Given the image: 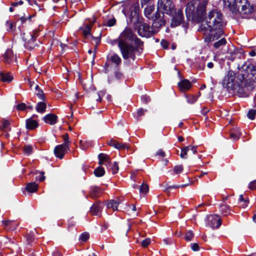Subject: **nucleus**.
Returning a JSON list of instances; mask_svg holds the SVG:
<instances>
[{
  "label": "nucleus",
  "mask_w": 256,
  "mask_h": 256,
  "mask_svg": "<svg viewBox=\"0 0 256 256\" xmlns=\"http://www.w3.org/2000/svg\"><path fill=\"white\" fill-rule=\"evenodd\" d=\"M105 94H106V92L104 90L100 91L98 94V99H96V100L98 102H101L102 97Z\"/></svg>",
  "instance_id": "51"
},
{
  "label": "nucleus",
  "mask_w": 256,
  "mask_h": 256,
  "mask_svg": "<svg viewBox=\"0 0 256 256\" xmlns=\"http://www.w3.org/2000/svg\"><path fill=\"white\" fill-rule=\"evenodd\" d=\"M62 138L64 142L62 144H66L65 146H69L70 140L68 134H66L62 136Z\"/></svg>",
  "instance_id": "41"
},
{
  "label": "nucleus",
  "mask_w": 256,
  "mask_h": 256,
  "mask_svg": "<svg viewBox=\"0 0 256 256\" xmlns=\"http://www.w3.org/2000/svg\"><path fill=\"white\" fill-rule=\"evenodd\" d=\"M111 169H112V173L113 174H115L117 173V172L118 170V164L116 162H115L113 166L111 168Z\"/></svg>",
  "instance_id": "45"
},
{
  "label": "nucleus",
  "mask_w": 256,
  "mask_h": 256,
  "mask_svg": "<svg viewBox=\"0 0 256 256\" xmlns=\"http://www.w3.org/2000/svg\"><path fill=\"white\" fill-rule=\"evenodd\" d=\"M154 10V6H150L146 8L144 10L145 16L148 18L152 20L155 22H160V24L162 25L164 22L161 20V16L160 13L158 12H157L154 15L152 14V12Z\"/></svg>",
  "instance_id": "8"
},
{
  "label": "nucleus",
  "mask_w": 256,
  "mask_h": 256,
  "mask_svg": "<svg viewBox=\"0 0 256 256\" xmlns=\"http://www.w3.org/2000/svg\"><path fill=\"white\" fill-rule=\"evenodd\" d=\"M187 185L186 184H184V185H180V186H169L168 188V190H170L172 188H183L184 186H186Z\"/></svg>",
  "instance_id": "60"
},
{
  "label": "nucleus",
  "mask_w": 256,
  "mask_h": 256,
  "mask_svg": "<svg viewBox=\"0 0 256 256\" xmlns=\"http://www.w3.org/2000/svg\"><path fill=\"white\" fill-rule=\"evenodd\" d=\"M198 96L194 95L186 96L187 102L188 103L192 104L194 103L198 98Z\"/></svg>",
  "instance_id": "33"
},
{
  "label": "nucleus",
  "mask_w": 256,
  "mask_h": 256,
  "mask_svg": "<svg viewBox=\"0 0 256 256\" xmlns=\"http://www.w3.org/2000/svg\"><path fill=\"white\" fill-rule=\"evenodd\" d=\"M194 237V234L191 230L187 232L184 238L186 241H190Z\"/></svg>",
  "instance_id": "38"
},
{
  "label": "nucleus",
  "mask_w": 256,
  "mask_h": 256,
  "mask_svg": "<svg viewBox=\"0 0 256 256\" xmlns=\"http://www.w3.org/2000/svg\"><path fill=\"white\" fill-rule=\"evenodd\" d=\"M172 19L170 24V26L172 28H174L180 26L184 22V14L182 13V10L178 9L176 10L174 12H172Z\"/></svg>",
  "instance_id": "7"
},
{
  "label": "nucleus",
  "mask_w": 256,
  "mask_h": 256,
  "mask_svg": "<svg viewBox=\"0 0 256 256\" xmlns=\"http://www.w3.org/2000/svg\"><path fill=\"white\" fill-rule=\"evenodd\" d=\"M26 108V105L24 103H21L16 106V109L18 110H24Z\"/></svg>",
  "instance_id": "49"
},
{
  "label": "nucleus",
  "mask_w": 256,
  "mask_h": 256,
  "mask_svg": "<svg viewBox=\"0 0 256 256\" xmlns=\"http://www.w3.org/2000/svg\"><path fill=\"white\" fill-rule=\"evenodd\" d=\"M226 43V41L225 38H221L218 41L216 42L214 44V46L216 48H220L221 46H224Z\"/></svg>",
  "instance_id": "32"
},
{
  "label": "nucleus",
  "mask_w": 256,
  "mask_h": 256,
  "mask_svg": "<svg viewBox=\"0 0 256 256\" xmlns=\"http://www.w3.org/2000/svg\"><path fill=\"white\" fill-rule=\"evenodd\" d=\"M248 188L251 190H256V180L251 182L249 184Z\"/></svg>",
  "instance_id": "47"
},
{
  "label": "nucleus",
  "mask_w": 256,
  "mask_h": 256,
  "mask_svg": "<svg viewBox=\"0 0 256 256\" xmlns=\"http://www.w3.org/2000/svg\"><path fill=\"white\" fill-rule=\"evenodd\" d=\"M235 4L244 17H245L244 15L252 14L254 11V7L248 0H235Z\"/></svg>",
  "instance_id": "4"
},
{
  "label": "nucleus",
  "mask_w": 256,
  "mask_h": 256,
  "mask_svg": "<svg viewBox=\"0 0 256 256\" xmlns=\"http://www.w3.org/2000/svg\"><path fill=\"white\" fill-rule=\"evenodd\" d=\"M12 223H14V220H4L2 221V224L6 226V228H8L9 225H10Z\"/></svg>",
  "instance_id": "48"
},
{
  "label": "nucleus",
  "mask_w": 256,
  "mask_h": 256,
  "mask_svg": "<svg viewBox=\"0 0 256 256\" xmlns=\"http://www.w3.org/2000/svg\"><path fill=\"white\" fill-rule=\"evenodd\" d=\"M46 109V104L44 102H39L38 103L36 110L40 113H44Z\"/></svg>",
  "instance_id": "28"
},
{
  "label": "nucleus",
  "mask_w": 256,
  "mask_h": 256,
  "mask_svg": "<svg viewBox=\"0 0 256 256\" xmlns=\"http://www.w3.org/2000/svg\"><path fill=\"white\" fill-rule=\"evenodd\" d=\"M139 10V4L138 2L133 3L130 6H128L122 12L126 15L130 14L131 16H135Z\"/></svg>",
  "instance_id": "10"
},
{
  "label": "nucleus",
  "mask_w": 256,
  "mask_h": 256,
  "mask_svg": "<svg viewBox=\"0 0 256 256\" xmlns=\"http://www.w3.org/2000/svg\"><path fill=\"white\" fill-rule=\"evenodd\" d=\"M112 44H117L124 60H134L136 52L143 45L141 40L136 37L132 30L126 27L120 33L118 38L114 40Z\"/></svg>",
  "instance_id": "1"
},
{
  "label": "nucleus",
  "mask_w": 256,
  "mask_h": 256,
  "mask_svg": "<svg viewBox=\"0 0 256 256\" xmlns=\"http://www.w3.org/2000/svg\"><path fill=\"white\" fill-rule=\"evenodd\" d=\"M208 224L212 228H218L222 224V220L220 216L212 214L208 216Z\"/></svg>",
  "instance_id": "11"
},
{
  "label": "nucleus",
  "mask_w": 256,
  "mask_h": 256,
  "mask_svg": "<svg viewBox=\"0 0 256 256\" xmlns=\"http://www.w3.org/2000/svg\"><path fill=\"white\" fill-rule=\"evenodd\" d=\"M102 210V208L100 202H98L92 206L90 212L92 214L97 216L101 212Z\"/></svg>",
  "instance_id": "17"
},
{
  "label": "nucleus",
  "mask_w": 256,
  "mask_h": 256,
  "mask_svg": "<svg viewBox=\"0 0 256 256\" xmlns=\"http://www.w3.org/2000/svg\"><path fill=\"white\" fill-rule=\"evenodd\" d=\"M38 126V122L36 120L29 118L26 120V128L29 130H34Z\"/></svg>",
  "instance_id": "18"
},
{
  "label": "nucleus",
  "mask_w": 256,
  "mask_h": 256,
  "mask_svg": "<svg viewBox=\"0 0 256 256\" xmlns=\"http://www.w3.org/2000/svg\"><path fill=\"white\" fill-rule=\"evenodd\" d=\"M66 144H60L56 146L54 150L55 156L60 159L62 158L66 152L69 149V146Z\"/></svg>",
  "instance_id": "12"
},
{
  "label": "nucleus",
  "mask_w": 256,
  "mask_h": 256,
  "mask_svg": "<svg viewBox=\"0 0 256 256\" xmlns=\"http://www.w3.org/2000/svg\"><path fill=\"white\" fill-rule=\"evenodd\" d=\"M174 170L176 174L181 173L183 170V166L182 165L176 166L174 168Z\"/></svg>",
  "instance_id": "42"
},
{
  "label": "nucleus",
  "mask_w": 256,
  "mask_h": 256,
  "mask_svg": "<svg viewBox=\"0 0 256 256\" xmlns=\"http://www.w3.org/2000/svg\"><path fill=\"white\" fill-rule=\"evenodd\" d=\"M256 115V110L253 109L250 110L247 114V116L248 118L252 120L254 119Z\"/></svg>",
  "instance_id": "36"
},
{
  "label": "nucleus",
  "mask_w": 256,
  "mask_h": 256,
  "mask_svg": "<svg viewBox=\"0 0 256 256\" xmlns=\"http://www.w3.org/2000/svg\"><path fill=\"white\" fill-rule=\"evenodd\" d=\"M117 142V141L114 140H110L108 142V144L112 147L115 146Z\"/></svg>",
  "instance_id": "56"
},
{
  "label": "nucleus",
  "mask_w": 256,
  "mask_h": 256,
  "mask_svg": "<svg viewBox=\"0 0 256 256\" xmlns=\"http://www.w3.org/2000/svg\"><path fill=\"white\" fill-rule=\"evenodd\" d=\"M241 135L242 134L238 128L234 129L230 132V138L234 140H238Z\"/></svg>",
  "instance_id": "22"
},
{
  "label": "nucleus",
  "mask_w": 256,
  "mask_h": 256,
  "mask_svg": "<svg viewBox=\"0 0 256 256\" xmlns=\"http://www.w3.org/2000/svg\"><path fill=\"white\" fill-rule=\"evenodd\" d=\"M36 94L40 99H41L42 100H44V94L42 90H38V92Z\"/></svg>",
  "instance_id": "54"
},
{
  "label": "nucleus",
  "mask_w": 256,
  "mask_h": 256,
  "mask_svg": "<svg viewBox=\"0 0 256 256\" xmlns=\"http://www.w3.org/2000/svg\"><path fill=\"white\" fill-rule=\"evenodd\" d=\"M92 24H86L80 27V30L82 31V34L84 36H86L90 34V30H91V26Z\"/></svg>",
  "instance_id": "21"
},
{
  "label": "nucleus",
  "mask_w": 256,
  "mask_h": 256,
  "mask_svg": "<svg viewBox=\"0 0 256 256\" xmlns=\"http://www.w3.org/2000/svg\"><path fill=\"white\" fill-rule=\"evenodd\" d=\"M110 60L116 66H119L122 60L120 56L116 54H113L109 58Z\"/></svg>",
  "instance_id": "24"
},
{
  "label": "nucleus",
  "mask_w": 256,
  "mask_h": 256,
  "mask_svg": "<svg viewBox=\"0 0 256 256\" xmlns=\"http://www.w3.org/2000/svg\"><path fill=\"white\" fill-rule=\"evenodd\" d=\"M114 148L118 150H124L125 148H128L126 144L123 143H120L118 142H116V146H114Z\"/></svg>",
  "instance_id": "37"
},
{
  "label": "nucleus",
  "mask_w": 256,
  "mask_h": 256,
  "mask_svg": "<svg viewBox=\"0 0 256 256\" xmlns=\"http://www.w3.org/2000/svg\"><path fill=\"white\" fill-rule=\"evenodd\" d=\"M2 126H0V130L8 132L10 130V122L6 119H3L2 120Z\"/></svg>",
  "instance_id": "23"
},
{
  "label": "nucleus",
  "mask_w": 256,
  "mask_h": 256,
  "mask_svg": "<svg viewBox=\"0 0 256 256\" xmlns=\"http://www.w3.org/2000/svg\"><path fill=\"white\" fill-rule=\"evenodd\" d=\"M190 150V146H186L182 148L180 156L183 159L187 158V152Z\"/></svg>",
  "instance_id": "30"
},
{
  "label": "nucleus",
  "mask_w": 256,
  "mask_h": 256,
  "mask_svg": "<svg viewBox=\"0 0 256 256\" xmlns=\"http://www.w3.org/2000/svg\"><path fill=\"white\" fill-rule=\"evenodd\" d=\"M24 150L27 154H30L32 152V148L30 146H26L24 148Z\"/></svg>",
  "instance_id": "46"
},
{
  "label": "nucleus",
  "mask_w": 256,
  "mask_h": 256,
  "mask_svg": "<svg viewBox=\"0 0 256 256\" xmlns=\"http://www.w3.org/2000/svg\"><path fill=\"white\" fill-rule=\"evenodd\" d=\"M235 73L232 70H229L222 81V84L224 87L226 88L228 90H230L234 88V86L236 84L234 82Z\"/></svg>",
  "instance_id": "6"
},
{
  "label": "nucleus",
  "mask_w": 256,
  "mask_h": 256,
  "mask_svg": "<svg viewBox=\"0 0 256 256\" xmlns=\"http://www.w3.org/2000/svg\"><path fill=\"white\" fill-rule=\"evenodd\" d=\"M38 188V185L34 182H30L27 184L26 190L30 192H34Z\"/></svg>",
  "instance_id": "26"
},
{
  "label": "nucleus",
  "mask_w": 256,
  "mask_h": 256,
  "mask_svg": "<svg viewBox=\"0 0 256 256\" xmlns=\"http://www.w3.org/2000/svg\"><path fill=\"white\" fill-rule=\"evenodd\" d=\"M248 203V200H246L242 202H240V204L242 207L244 208H246V206H247Z\"/></svg>",
  "instance_id": "61"
},
{
  "label": "nucleus",
  "mask_w": 256,
  "mask_h": 256,
  "mask_svg": "<svg viewBox=\"0 0 256 256\" xmlns=\"http://www.w3.org/2000/svg\"><path fill=\"white\" fill-rule=\"evenodd\" d=\"M18 226V224L16 223L14 220V223H12L10 225H9L8 228H7L8 230H14L16 229L17 226Z\"/></svg>",
  "instance_id": "50"
},
{
  "label": "nucleus",
  "mask_w": 256,
  "mask_h": 256,
  "mask_svg": "<svg viewBox=\"0 0 256 256\" xmlns=\"http://www.w3.org/2000/svg\"><path fill=\"white\" fill-rule=\"evenodd\" d=\"M115 76L116 78L120 79L122 76V74L119 72H115Z\"/></svg>",
  "instance_id": "64"
},
{
  "label": "nucleus",
  "mask_w": 256,
  "mask_h": 256,
  "mask_svg": "<svg viewBox=\"0 0 256 256\" xmlns=\"http://www.w3.org/2000/svg\"><path fill=\"white\" fill-rule=\"evenodd\" d=\"M207 1L204 0H192L188 4L186 13L188 18L192 17V18L202 20L204 19L206 14V8Z\"/></svg>",
  "instance_id": "3"
},
{
  "label": "nucleus",
  "mask_w": 256,
  "mask_h": 256,
  "mask_svg": "<svg viewBox=\"0 0 256 256\" xmlns=\"http://www.w3.org/2000/svg\"><path fill=\"white\" fill-rule=\"evenodd\" d=\"M138 32L142 36L150 37L154 34L152 28L146 24H140Z\"/></svg>",
  "instance_id": "9"
},
{
  "label": "nucleus",
  "mask_w": 256,
  "mask_h": 256,
  "mask_svg": "<svg viewBox=\"0 0 256 256\" xmlns=\"http://www.w3.org/2000/svg\"><path fill=\"white\" fill-rule=\"evenodd\" d=\"M101 192V190L99 188L92 186L91 188L90 196L92 198H96L100 195Z\"/></svg>",
  "instance_id": "20"
},
{
  "label": "nucleus",
  "mask_w": 256,
  "mask_h": 256,
  "mask_svg": "<svg viewBox=\"0 0 256 256\" xmlns=\"http://www.w3.org/2000/svg\"><path fill=\"white\" fill-rule=\"evenodd\" d=\"M120 204V200H110L107 204L108 208H112L113 210H118V207Z\"/></svg>",
  "instance_id": "25"
},
{
  "label": "nucleus",
  "mask_w": 256,
  "mask_h": 256,
  "mask_svg": "<svg viewBox=\"0 0 256 256\" xmlns=\"http://www.w3.org/2000/svg\"><path fill=\"white\" fill-rule=\"evenodd\" d=\"M148 190V186L147 184L143 183L140 188V192L142 193L146 194Z\"/></svg>",
  "instance_id": "39"
},
{
  "label": "nucleus",
  "mask_w": 256,
  "mask_h": 256,
  "mask_svg": "<svg viewBox=\"0 0 256 256\" xmlns=\"http://www.w3.org/2000/svg\"><path fill=\"white\" fill-rule=\"evenodd\" d=\"M12 51L10 50H7L4 55V60L8 64H10L12 62Z\"/></svg>",
  "instance_id": "19"
},
{
  "label": "nucleus",
  "mask_w": 256,
  "mask_h": 256,
  "mask_svg": "<svg viewBox=\"0 0 256 256\" xmlns=\"http://www.w3.org/2000/svg\"><path fill=\"white\" fill-rule=\"evenodd\" d=\"M24 46L27 48L31 50L34 48L35 44L34 42H33L31 38H30V39H28V41L25 42Z\"/></svg>",
  "instance_id": "35"
},
{
  "label": "nucleus",
  "mask_w": 256,
  "mask_h": 256,
  "mask_svg": "<svg viewBox=\"0 0 256 256\" xmlns=\"http://www.w3.org/2000/svg\"><path fill=\"white\" fill-rule=\"evenodd\" d=\"M116 22V20L115 18H110L107 20H105L104 22V24L105 26H114Z\"/></svg>",
  "instance_id": "34"
},
{
  "label": "nucleus",
  "mask_w": 256,
  "mask_h": 256,
  "mask_svg": "<svg viewBox=\"0 0 256 256\" xmlns=\"http://www.w3.org/2000/svg\"><path fill=\"white\" fill-rule=\"evenodd\" d=\"M174 6L172 0H158V10L168 14H171L174 10Z\"/></svg>",
  "instance_id": "5"
},
{
  "label": "nucleus",
  "mask_w": 256,
  "mask_h": 256,
  "mask_svg": "<svg viewBox=\"0 0 256 256\" xmlns=\"http://www.w3.org/2000/svg\"><path fill=\"white\" fill-rule=\"evenodd\" d=\"M90 237L89 234L88 232L82 233L80 236V240L82 242H86L87 240Z\"/></svg>",
  "instance_id": "40"
},
{
  "label": "nucleus",
  "mask_w": 256,
  "mask_h": 256,
  "mask_svg": "<svg viewBox=\"0 0 256 256\" xmlns=\"http://www.w3.org/2000/svg\"><path fill=\"white\" fill-rule=\"evenodd\" d=\"M234 87L231 90L237 93L240 97L244 98L248 96V94L245 88L239 84H236Z\"/></svg>",
  "instance_id": "13"
},
{
  "label": "nucleus",
  "mask_w": 256,
  "mask_h": 256,
  "mask_svg": "<svg viewBox=\"0 0 256 256\" xmlns=\"http://www.w3.org/2000/svg\"><path fill=\"white\" fill-rule=\"evenodd\" d=\"M160 44H161L162 46L164 48H165V49L167 48L168 46V42L166 40H162L161 41Z\"/></svg>",
  "instance_id": "52"
},
{
  "label": "nucleus",
  "mask_w": 256,
  "mask_h": 256,
  "mask_svg": "<svg viewBox=\"0 0 256 256\" xmlns=\"http://www.w3.org/2000/svg\"><path fill=\"white\" fill-rule=\"evenodd\" d=\"M210 32L205 36L204 40L210 42L217 40L223 34L224 25L222 14L216 10L210 11L205 18Z\"/></svg>",
  "instance_id": "2"
},
{
  "label": "nucleus",
  "mask_w": 256,
  "mask_h": 256,
  "mask_svg": "<svg viewBox=\"0 0 256 256\" xmlns=\"http://www.w3.org/2000/svg\"><path fill=\"white\" fill-rule=\"evenodd\" d=\"M178 86L180 90L184 91L189 90L192 86V84L188 80L184 79L178 83Z\"/></svg>",
  "instance_id": "16"
},
{
  "label": "nucleus",
  "mask_w": 256,
  "mask_h": 256,
  "mask_svg": "<svg viewBox=\"0 0 256 256\" xmlns=\"http://www.w3.org/2000/svg\"><path fill=\"white\" fill-rule=\"evenodd\" d=\"M190 146V150H191L192 152H193V154H196L197 153V146Z\"/></svg>",
  "instance_id": "62"
},
{
  "label": "nucleus",
  "mask_w": 256,
  "mask_h": 256,
  "mask_svg": "<svg viewBox=\"0 0 256 256\" xmlns=\"http://www.w3.org/2000/svg\"><path fill=\"white\" fill-rule=\"evenodd\" d=\"M191 248L194 251H198L199 250V246L197 243L191 244Z\"/></svg>",
  "instance_id": "53"
},
{
  "label": "nucleus",
  "mask_w": 256,
  "mask_h": 256,
  "mask_svg": "<svg viewBox=\"0 0 256 256\" xmlns=\"http://www.w3.org/2000/svg\"><path fill=\"white\" fill-rule=\"evenodd\" d=\"M156 155L164 158L166 156L165 152L162 150H159L156 153Z\"/></svg>",
  "instance_id": "55"
},
{
  "label": "nucleus",
  "mask_w": 256,
  "mask_h": 256,
  "mask_svg": "<svg viewBox=\"0 0 256 256\" xmlns=\"http://www.w3.org/2000/svg\"><path fill=\"white\" fill-rule=\"evenodd\" d=\"M6 25L8 30H12L13 28V24L11 22H7L6 24Z\"/></svg>",
  "instance_id": "57"
},
{
  "label": "nucleus",
  "mask_w": 256,
  "mask_h": 256,
  "mask_svg": "<svg viewBox=\"0 0 256 256\" xmlns=\"http://www.w3.org/2000/svg\"><path fill=\"white\" fill-rule=\"evenodd\" d=\"M98 158L99 160V164H104L106 166H109L110 164V160L108 155L101 153L98 154Z\"/></svg>",
  "instance_id": "14"
},
{
  "label": "nucleus",
  "mask_w": 256,
  "mask_h": 256,
  "mask_svg": "<svg viewBox=\"0 0 256 256\" xmlns=\"http://www.w3.org/2000/svg\"><path fill=\"white\" fill-rule=\"evenodd\" d=\"M105 170L103 168L99 166L94 170V174L96 176L99 177L104 175Z\"/></svg>",
  "instance_id": "31"
},
{
  "label": "nucleus",
  "mask_w": 256,
  "mask_h": 256,
  "mask_svg": "<svg viewBox=\"0 0 256 256\" xmlns=\"http://www.w3.org/2000/svg\"><path fill=\"white\" fill-rule=\"evenodd\" d=\"M38 36V32L37 30L34 31L32 34L30 35V38H31L33 42H35L36 38Z\"/></svg>",
  "instance_id": "44"
},
{
  "label": "nucleus",
  "mask_w": 256,
  "mask_h": 256,
  "mask_svg": "<svg viewBox=\"0 0 256 256\" xmlns=\"http://www.w3.org/2000/svg\"><path fill=\"white\" fill-rule=\"evenodd\" d=\"M23 4H24L23 1L20 0L18 2L12 3V5L13 6L16 7V6H18V5H22Z\"/></svg>",
  "instance_id": "63"
},
{
  "label": "nucleus",
  "mask_w": 256,
  "mask_h": 256,
  "mask_svg": "<svg viewBox=\"0 0 256 256\" xmlns=\"http://www.w3.org/2000/svg\"><path fill=\"white\" fill-rule=\"evenodd\" d=\"M150 242H151V240L150 238H146L142 242V246L143 247L146 248L150 244Z\"/></svg>",
  "instance_id": "43"
},
{
  "label": "nucleus",
  "mask_w": 256,
  "mask_h": 256,
  "mask_svg": "<svg viewBox=\"0 0 256 256\" xmlns=\"http://www.w3.org/2000/svg\"><path fill=\"white\" fill-rule=\"evenodd\" d=\"M142 100L145 103H147L150 100V97L146 96H143L142 97Z\"/></svg>",
  "instance_id": "59"
},
{
  "label": "nucleus",
  "mask_w": 256,
  "mask_h": 256,
  "mask_svg": "<svg viewBox=\"0 0 256 256\" xmlns=\"http://www.w3.org/2000/svg\"><path fill=\"white\" fill-rule=\"evenodd\" d=\"M220 210L224 216H227L230 214V208L228 205L221 204L220 206Z\"/></svg>",
  "instance_id": "27"
},
{
  "label": "nucleus",
  "mask_w": 256,
  "mask_h": 256,
  "mask_svg": "<svg viewBox=\"0 0 256 256\" xmlns=\"http://www.w3.org/2000/svg\"><path fill=\"white\" fill-rule=\"evenodd\" d=\"M57 116L54 114H46L44 118V120L46 124L50 125H54L57 122Z\"/></svg>",
  "instance_id": "15"
},
{
  "label": "nucleus",
  "mask_w": 256,
  "mask_h": 256,
  "mask_svg": "<svg viewBox=\"0 0 256 256\" xmlns=\"http://www.w3.org/2000/svg\"><path fill=\"white\" fill-rule=\"evenodd\" d=\"M0 80L4 82H11L13 78L10 76L8 74H0Z\"/></svg>",
  "instance_id": "29"
},
{
  "label": "nucleus",
  "mask_w": 256,
  "mask_h": 256,
  "mask_svg": "<svg viewBox=\"0 0 256 256\" xmlns=\"http://www.w3.org/2000/svg\"><path fill=\"white\" fill-rule=\"evenodd\" d=\"M146 111V110H144L142 108H140L138 110L137 114L138 116H142L144 112Z\"/></svg>",
  "instance_id": "58"
}]
</instances>
